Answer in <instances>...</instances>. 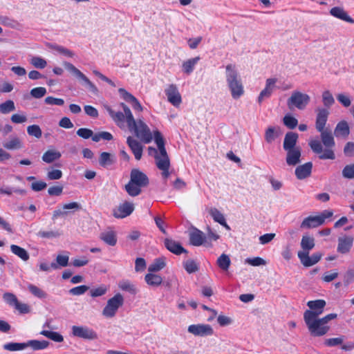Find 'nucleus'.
Wrapping results in <instances>:
<instances>
[{"instance_id": "nucleus-56", "label": "nucleus", "mask_w": 354, "mask_h": 354, "mask_svg": "<svg viewBox=\"0 0 354 354\" xmlns=\"http://www.w3.org/2000/svg\"><path fill=\"white\" fill-rule=\"evenodd\" d=\"M30 63L37 68H44L46 65V61L40 57H33L31 59Z\"/></svg>"}, {"instance_id": "nucleus-36", "label": "nucleus", "mask_w": 354, "mask_h": 354, "mask_svg": "<svg viewBox=\"0 0 354 354\" xmlns=\"http://www.w3.org/2000/svg\"><path fill=\"white\" fill-rule=\"evenodd\" d=\"M10 250L14 254L24 261H28L30 258L28 252L24 248H21L17 245H11Z\"/></svg>"}, {"instance_id": "nucleus-55", "label": "nucleus", "mask_w": 354, "mask_h": 354, "mask_svg": "<svg viewBox=\"0 0 354 354\" xmlns=\"http://www.w3.org/2000/svg\"><path fill=\"white\" fill-rule=\"evenodd\" d=\"M342 176L345 178H354V164L346 165L342 170Z\"/></svg>"}, {"instance_id": "nucleus-58", "label": "nucleus", "mask_w": 354, "mask_h": 354, "mask_svg": "<svg viewBox=\"0 0 354 354\" xmlns=\"http://www.w3.org/2000/svg\"><path fill=\"white\" fill-rule=\"evenodd\" d=\"M245 262L252 266H260L266 264V261L261 257H257L254 258H248L245 259Z\"/></svg>"}, {"instance_id": "nucleus-7", "label": "nucleus", "mask_w": 354, "mask_h": 354, "mask_svg": "<svg viewBox=\"0 0 354 354\" xmlns=\"http://www.w3.org/2000/svg\"><path fill=\"white\" fill-rule=\"evenodd\" d=\"M310 101V97L299 91H294L287 100V106L289 109H297L304 110Z\"/></svg>"}, {"instance_id": "nucleus-49", "label": "nucleus", "mask_w": 354, "mask_h": 354, "mask_svg": "<svg viewBox=\"0 0 354 354\" xmlns=\"http://www.w3.org/2000/svg\"><path fill=\"white\" fill-rule=\"evenodd\" d=\"M322 102L324 106L326 107V109L328 111V109H329L335 103L334 97H333V95L329 91H325L323 92Z\"/></svg>"}, {"instance_id": "nucleus-24", "label": "nucleus", "mask_w": 354, "mask_h": 354, "mask_svg": "<svg viewBox=\"0 0 354 354\" xmlns=\"http://www.w3.org/2000/svg\"><path fill=\"white\" fill-rule=\"evenodd\" d=\"M281 130L279 126H270L265 131V141L268 144H272L281 135Z\"/></svg>"}, {"instance_id": "nucleus-41", "label": "nucleus", "mask_w": 354, "mask_h": 354, "mask_svg": "<svg viewBox=\"0 0 354 354\" xmlns=\"http://www.w3.org/2000/svg\"><path fill=\"white\" fill-rule=\"evenodd\" d=\"M3 348L8 351H19L27 348L26 342H8L4 344Z\"/></svg>"}, {"instance_id": "nucleus-62", "label": "nucleus", "mask_w": 354, "mask_h": 354, "mask_svg": "<svg viewBox=\"0 0 354 354\" xmlns=\"http://www.w3.org/2000/svg\"><path fill=\"white\" fill-rule=\"evenodd\" d=\"M342 337H333L325 339L324 344L327 346L333 347L340 345L342 344Z\"/></svg>"}, {"instance_id": "nucleus-22", "label": "nucleus", "mask_w": 354, "mask_h": 354, "mask_svg": "<svg viewBox=\"0 0 354 354\" xmlns=\"http://www.w3.org/2000/svg\"><path fill=\"white\" fill-rule=\"evenodd\" d=\"M313 163L311 162H306L296 167L295 174L297 179L304 180L311 175Z\"/></svg>"}, {"instance_id": "nucleus-5", "label": "nucleus", "mask_w": 354, "mask_h": 354, "mask_svg": "<svg viewBox=\"0 0 354 354\" xmlns=\"http://www.w3.org/2000/svg\"><path fill=\"white\" fill-rule=\"evenodd\" d=\"M127 127L131 131H133L137 138L145 143H149L153 140V136L150 129L147 124L141 119L136 120L133 118V123L127 122Z\"/></svg>"}, {"instance_id": "nucleus-60", "label": "nucleus", "mask_w": 354, "mask_h": 354, "mask_svg": "<svg viewBox=\"0 0 354 354\" xmlns=\"http://www.w3.org/2000/svg\"><path fill=\"white\" fill-rule=\"evenodd\" d=\"M147 267L145 259L138 257L135 261V270L136 272H142Z\"/></svg>"}, {"instance_id": "nucleus-20", "label": "nucleus", "mask_w": 354, "mask_h": 354, "mask_svg": "<svg viewBox=\"0 0 354 354\" xmlns=\"http://www.w3.org/2000/svg\"><path fill=\"white\" fill-rule=\"evenodd\" d=\"M298 138L299 136L297 133L292 131L287 132L283 143L284 151L299 148L300 147L297 145Z\"/></svg>"}, {"instance_id": "nucleus-57", "label": "nucleus", "mask_w": 354, "mask_h": 354, "mask_svg": "<svg viewBox=\"0 0 354 354\" xmlns=\"http://www.w3.org/2000/svg\"><path fill=\"white\" fill-rule=\"evenodd\" d=\"M88 289V286L86 285H81L71 288L69 290V293L72 295H82L84 294Z\"/></svg>"}, {"instance_id": "nucleus-13", "label": "nucleus", "mask_w": 354, "mask_h": 354, "mask_svg": "<svg viewBox=\"0 0 354 354\" xmlns=\"http://www.w3.org/2000/svg\"><path fill=\"white\" fill-rule=\"evenodd\" d=\"M134 210V205L132 203L124 201L118 207L113 209V216L117 218H124L132 214Z\"/></svg>"}, {"instance_id": "nucleus-48", "label": "nucleus", "mask_w": 354, "mask_h": 354, "mask_svg": "<svg viewBox=\"0 0 354 354\" xmlns=\"http://www.w3.org/2000/svg\"><path fill=\"white\" fill-rule=\"evenodd\" d=\"M50 48L52 49L56 50L59 54H61L65 57H73L75 55V53L72 50H71L62 46H59V45H57V44H52L50 46Z\"/></svg>"}, {"instance_id": "nucleus-27", "label": "nucleus", "mask_w": 354, "mask_h": 354, "mask_svg": "<svg viewBox=\"0 0 354 354\" xmlns=\"http://www.w3.org/2000/svg\"><path fill=\"white\" fill-rule=\"evenodd\" d=\"M105 109L116 125L120 128H122L124 126V121L126 120L124 112H115L109 106H105Z\"/></svg>"}, {"instance_id": "nucleus-12", "label": "nucleus", "mask_w": 354, "mask_h": 354, "mask_svg": "<svg viewBox=\"0 0 354 354\" xmlns=\"http://www.w3.org/2000/svg\"><path fill=\"white\" fill-rule=\"evenodd\" d=\"M187 331L200 337L211 336L214 334V330L209 324H192L188 326Z\"/></svg>"}, {"instance_id": "nucleus-11", "label": "nucleus", "mask_w": 354, "mask_h": 354, "mask_svg": "<svg viewBox=\"0 0 354 354\" xmlns=\"http://www.w3.org/2000/svg\"><path fill=\"white\" fill-rule=\"evenodd\" d=\"M153 138L156 144L157 145L158 149L160 151V153H158L154 155V158L156 160V165L159 162H162V161H166L170 163L169 158L167 155L165 147V140L161 134V133L156 130L153 131Z\"/></svg>"}, {"instance_id": "nucleus-54", "label": "nucleus", "mask_w": 354, "mask_h": 354, "mask_svg": "<svg viewBox=\"0 0 354 354\" xmlns=\"http://www.w3.org/2000/svg\"><path fill=\"white\" fill-rule=\"evenodd\" d=\"M46 93V89L44 87H36L31 89L30 94V95L36 99H39L44 97Z\"/></svg>"}, {"instance_id": "nucleus-19", "label": "nucleus", "mask_w": 354, "mask_h": 354, "mask_svg": "<svg viewBox=\"0 0 354 354\" xmlns=\"http://www.w3.org/2000/svg\"><path fill=\"white\" fill-rule=\"evenodd\" d=\"M329 13L331 16L343 21L354 24V19L349 16L343 7L335 6L329 10Z\"/></svg>"}, {"instance_id": "nucleus-33", "label": "nucleus", "mask_w": 354, "mask_h": 354, "mask_svg": "<svg viewBox=\"0 0 354 354\" xmlns=\"http://www.w3.org/2000/svg\"><path fill=\"white\" fill-rule=\"evenodd\" d=\"M199 60L200 57H196L184 62L182 65L183 71L187 75L191 74Z\"/></svg>"}, {"instance_id": "nucleus-6", "label": "nucleus", "mask_w": 354, "mask_h": 354, "mask_svg": "<svg viewBox=\"0 0 354 354\" xmlns=\"http://www.w3.org/2000/svg\"><path fill=\"white\" fill-rule=\"evenodd\" d=\"M326 305V302L324 299H316L308 301L307 306L310 309L306 310L304 313V320L306 325L308 324L311 321L322 314Z\"/></svg>"}, {"instance_id": "nucleus-51", "label": "nucleus", "mask_w": 354, "mask_h": 354, "mask_svg": "<svg viewBox=\"0 0 354 354\" xmlns=\"http://www.w3.org/2000/svg\"><path fill=\"white\" fill-rule=\"evenodd\" d=\"M283 124L290 129H294L298 124V120L290 115H286L283 118Z\"/></svg>"}, {"instance_id": "nucleus-43", "label": "nucleus", "mask_w": 354, "mask_h": 354, "mask_svg": "<svg viewBox=\"0 0 354 354\" xmlns=\"http://www.w3.org/2000/svg\"><path fill=\"white\" fill-rule=\"evenodd\" d=\"M40 334L55 342H62L64 341L63 336L57 332L43 330L40 332Z\"/></svg>"}, {"instance_id": "nucleus-15", "label": "nucleus", "mask_w": 354, "mask_h": 354, "mask_svg": "<svg viewBox=\"0 0 354 354\" xmlns=\"http://www.w3.org/2000/svg\"><path fill=\"white\" fill-rule=\"evenodd\" d=\"M297 255L301 263L305 267H310L316 264L320 261L322 257V254L320 252L313 253L311 257H309L308 252H298Z\"/></svg>"}, {"instance_id": "nucleus-63", "label": "nucleus", "mask_w": 354, "mask_h": 354, "mask_svg": "<svg viewBox=\"0 0 354 354\" xmlns=\"http://www.w3.org/2000/svg\"><path fill=\"white\" fill-rule=\"evenodd\" d=\"M344 153L347 157L354 156V142H348L344 148Z\"/></svg>"}, {"instance_id": "nucleus-61", "label": "nucleus", "mask_w": 354, "mask_h": 354, "mask_svg": "<svg viewBox=\"0 0 354 354\" xmlns=\"http://www.w3.org/2000/svg\"><path fill=\"white\" fill-rule=\"evenodd\" d=\"M44 102L46 104L49 105L62 106L64 104V101L63 99L56 98L52 96H48L46 97Z\"/></svg>"}, {"instance_id": "nucleus-9", "label": "nucleus", "mask_w": 354, "mask_h": 354, "mask_svg": "<svg viewBox=\"0 0 354 354\" xmlns=\"http://www.w3.org/2000/svg\"><path fill=\"white\" fill-rule=\"evenodd\" d=\"M71 335L86 340H95L98 338L97 333L86 325L73 326Z\"/></svg>"}, {"instance_id": "nucleus-23", "label": "nucleus", "mask_w": 354, "mask_h": 354, "mask_svg": "<svg viewBox=\"0 0 354 354\" xmlns=\"http://www.w3.org/2000/svg\"><path fill=\"white\" fill-rule=\"evenodd\" d=\"M276 82L277 80L274 78L267 79L266 87L261 91L258 97V102L259 104H261L265 98H269L271 96L274 91Z\"/></svg>"}, {"instance_id": "nucleus-35", "label": "nucleus", "mask_w": 354, "mask_h": 354, "mask_svg": "<svg viewBox=\"0 0 354 354\" xmlns=\"http://www.w3.org/2000/svg\"><path fill=\"white\" fill-rule=\"evenodd\" d=\"M100 239L106 244L114 246L117 243L116 234L113 231L104 232L100 234Z\"/></svg>"}, {"instance_id": "nucleus-14", "label": "nucleus", "mask_w": 354, "mask_h": 354, "mask_svg": "<svg viewBox=\"0 0 354 354\" xmlns=\"http://www.w3.org/2000/svg\"><path fill=\"white\" fill-rule=\"evenodd\" d=\"M167 100L174 106L178 107L182 102L181 95L176 85L169 84L165 90Z\"/></svg>"}, {"instance_id": "nucleus-17", "label": "nucleus", "mask_w": 354, "mask_h": 354, "mask_svg": "<svg viewBox=\"0 0 354 354\" xmlns=\"http://www.w3.org/2000/svg\"><path fill=\"white\" fill-rule=\"evenodd\" d=\"M118 92L122 98L127 102L131 104L133 109L136 111H142L143 108L141 104L139 102L138 99L134 97L131 93L128 92L126 89L120 88L118 89Z\"/></svg>"}, {"instance_id": "nucleus-37", "label": "nucleus", "mask_w": 354, "mask_h": 354, "mask_svg": "<svg viewBox=\"0 0 354 354\" xmlns=\"http://www.w3.org/2000/svg\"><path fill=\"white\" fill-rule=\"evenodd\" d=\"M166 266L165 259L163 257L155 259L148 268L150 272H156Z\"/></svg>"}, {"instance_id": "nucleus-47", "label": "nucleus", "mask_w": 354, "mask_h": 354, "mask_svg": "<svg viewBox=\"0 0 354 354\" xmlns=\"http://www.w3.org/2000/svg\"><path fill=\"white\" fill-rule=\"evenodd\" d=\"M118 286L121 290L127 291L131 295H136L137 293L136 286L129 281H122L119 283Z\"/></svg>"}, {"instance_id": "nucleus-64", "label": "nucleus", "mask_w": 354, "mask_h": 354, "mask_svg": "<svg viewBox=\"0 0 354 354\" xmlns=\"http://www.w3.org/2000/svg\"><path fill=\"white\" fill-rule=\"evenodd\" d=\"M354 281V270L349 269L344 276V282L345 285H349Z\"/></svg>"}, {"instance_id": "nucleus-31", "label": "nucleus", "mask_w": 354, "mask_h": 354, "mask_svg": "<svg viewBox=\"0 0 354 354\" xmlns=\"http://www.w3.org/2000/svg\"><path fill=\"white\" fill-rule=\"evenodd\" d=\"M334 133L336 137H348V136L350 134V129L347 122L343 120L338 122L335 129Z\"/></svg>"}, {"instance_id": "nucleus-39", "label": "nucleus", "mask_w": 354, "mask_h": 354, "mask_svg": "<svg viewBox=\"0 0 354 354\" xmlns=\"http://www.w3.org/2000/svg\"><path fill=\"white\" fill-rule=\"evenodd\" d=\"M61 153L55 150H48L42 156L41 159L46 163H51L59 159Z\"/></svg>"}, {"instance_id": "nucleus-25", "label": "nucleus", "mask_w": 354, "mask_h": 354, "mask_svg": "<svg viewBox=\"0 0 354 354\" xmlns=\"http://www.w3.org/2000/svg\"><path fill=\"white\" fill-rule=\"evenodd\" d=\"M127 143L131 151L134 154L135 158L138 160H140L142 155L143 147L142 145L136 139L131 136H129L127 139Z\"/></svg>"}, {"instance_id": "nucleus-4", "label": "nucleus", "mask_w": 354, "mask_h": 354, "mask_svg": "<svg viewBox=\"0 0 354 354\" xmlns=\"http://www.w3.org/2000/svg\"><path fill=\"white\" fill-rule=\"evenodd\" d=\"M337 317L336 313L328 314L322 318L317 317L306 325L309 333L313 337H321L326 335L330 330L328 323Z\"/></svg>"}, {"instance_id": "nucleus-18", "label": "nucleus", "mask_w": 354, "mask_h": 354, "mask_svg": "<svg viewBox=\"0 0 354 354\" xmlns=\"http://www.w3.org/2000/svg\"><path fill=\"white\" fill-rule=\"evenodd\" d=\"M354 238L351 236H344L338 238L337 250L339 253H348L353 246Z\"/></svg>"}, {"instance_id": "nucleus-52", "label": "nucleus", "mask_w": 354, "mask_h": 354, "mask_svg": "<svg viewBox=\"0 0 354 354\" xmlns=\"http://www.w3.org/2000/svg\"><path fill=\"white\" fill-rule=\"evenodd\" d=\"M27 132L29 136H34L36 138H40L42 136L41 130L39 125L32 124L27 127Z\"/></svg>"}, {"instance_id": "nucleus-21", "label": "nucleus", "mask_w": 354, "mask_h": 354, "mask_svg": "<svg viewBox=\"0 0 354 354\" xmlns=\"http://www.w3.org/2000/svg\"><path fill=\"white\" fill-rule=\"evenodd\" d=\"M286 162L288 166H295L301 161V147L286 150Z\"/></svg>"}, {"instance_id": "nucleus-26", "label": "nucleus", "mask_w": 354, "mask_h": 354, "mask_svg": "<svg viewBox=\"0 0 354 354\" xmlns=\"http://www.w3.org/2000/svg\"><path fill=\"white\" fill-rule=\"evenodd\" d=\"M189 241L192 245L200 246L205 243L206 236L202 231L194 228L189 234Z\"/></svg>"}, {"instance_id": "nucleus-50", "label": "nucleus", "mask_w": 354, "mask_h": 354, "mask_svg": "<svg viewBox=\"0 0 354 354\" xmlns=\"http://www.w3.org/2000/svg\"><path fill=\"white\" fill-rule=\"evenodd\" d=\"M156 167L162 171V178L166 180L167 178L169 176L170 172L169 171L170 167V163L166 161H162V162H159L156 165Z\"/></svg>"}, {"instance_id": "nucleus-29", "label": "nucleus", "mask_w": 354, "mask_h": 354, "mask_svg": "<svg viewBox=\"0 0 354 354\" xmlns=\"http://www.w3.org/2000/svg\"><path fill=\"white\" fill-rule=\"evenodd\" d=\"M3 147L8 150H18L23 147V143L19 138L12 136L8 140L4 141Z\"/></svg>"}, {"instance_id": "nucleus-30", "label": "nucleus", "mask_w": 354, "mask_h": 354, "mask_svg": "<svg viewBox=\"0 0 354 354\" xmlns=\"http://www.w3.org/2000/svg\"><path fill=\"white\" fill-rule=\"evenodd\" d=\"M315 245V239L313 237L307 235H304L301 241V247L303 250L299 251L298 252L309 253L310 250L314 248Z\"/></svg>"}, {"instance_id": "nucleus-38", "label": "nucleus", "mask_w": 354, "mask_h": 354, "mask_svg": "<svg viewBox=\"0 0 354 354\" xmlns=\"http://www.w3.org/2000/svg\"><path fill=\"white\" fill-rule=\"evenodd\" d=\"M26 345L27 348L31 347L34 351H39L46 348L49 345V342L46 340L39 341L37 339H32L26 342Z\"/></svg>"}, {"instance_id": "nucleus-46", "label": "nucleus", "mask_w": 354, "mask_h": 354, "mask_svg": "<svg viewBox=\"0 0 354 354\" xmlns=\"http://www.w3.org/2000/svg\"><path fill=\"white\" fill-rule=\"evenodd\" d=\"M15 103L11 100H8L0 104V113L2 114H7L11 111H15Z\"/></svg>"}, {"instance_id": "nucleus-1", "label": "nucleus", "mask_w": 354, "mask_h": 354, "mask_svg": "<svg viewBox=\"0 0 354 354\" xmlns=\"http://www.w3.org/2000/svg\"><path fill=\"white\" fill-rule=\"evenodd\" d=\"M316 113L315 128L320 133L322 141L312 140L308 145L311 150L319 155V159L334 160L335 154L332 148L335 145V140L331 131L325 129L330 112L326 109L318 107Z\"/></svg>"}, {"instance_id": "nucleus-45", "label": "nucleus", "mask_w": 354, "mask_h": 354, "mask_svg": "<svg viewBox=\"0 0 354 354\" xmlns=\"http://www.w3.org/2000/svg\"><path fill=\"white\" fill-rule=\"evenodd\" d=\"M183 267L189 274L194 273L199 270V266L193 259H188L183 263Z\"/></svg>"}, {"instance_id": "nucleus-40", "label": "nucleus", "mask_w": 354, "mask_h": 354, "mask_svg": "<svg viewBox=\"0 0 354 354\" xmlns=\"http://www.w3.org/2000/svg\"><path fill=\"white\" fill-rule=\"evenodd\" d=\"M216 264L223 271H227L231 264V260L227 254L223 253L217 259Z\"/></svg>"}, {"instance_id": "nucleus-53", "label": "nucleus", "mask_w": 354, "mask_h": 354, "mask_svg": "<svg viewBox=\"0 0 354 354\" xmlns=\"http://www.w3.org/2000/svg\"><path fill=\"white\" fill-rule=\"evenodd\" d=\"M108 288L105 285H102L97 288L90 290V295L92 297H101L106 293Z\"/></svg>"}, {"instance_id": "nucleus-8", "label": "nucleus", "mask_w": 354, "mask_h": 354, "mask_svg": "<svg viewBox=\"0 0 354 354\" xmlns=\"http://www.w3.org/2000/svg\"><path fill=\"white\" fill-rule=\"evenodd\" d=\"M124 304V297L120 293L110 298L102 310V315L108 318L113 317L120 307Z\"/></svg>"}, {"instance_id": "nucleus-44", "label": "nucleus", "mask_w": 354, "mask_h": 354, "mask_svg": "<svg viewBox=\"0 0 354 354\" xmlns=\"http://www.w3.org/2000/svg\"><path fill=\"white\" fill-rule=\"evenodd\" d=\"M28 289L32 295L37 298L45 299L47 297V293L35 285L29 284Z\"/></svg>"}, {"instance_id": "nucleus-28", "label": "nucleus", "mask_w": 354, "mask_h": 354, "mask_svg": "<svg viewBox=\"0 0 354 354\" xmlns=\"http://www.w3.org/2000/svg\"><path fill=\"white\" fill-rule=\"evenodd\" d=\"M322 225V220L318 216H309L305 218L301 223L302 229H310L319 227Z\"/></svg>"}, {"instance_id": "nucleus-16", "label": "nucleus", "mask_w": 354, "mask_h": 354, "mask_svg": "<svg viewBox=\"0 0 354 354\" xmlns=\"http://www.w3.org/2000/svg\"><path fill=\"white\" fill-rule=\"evenodd\" d=\"M164 245L167 250L176 255H180L183 253H187V250H185L178 241H176L171 238L165 239Z\"/></svg>"}, {"instance_id": "nucleus-59", "label": "nucleus", "mask_w": 354, "mask_h": 354, "mask_svg": "<svg viewBox=\"0 0 354 354\" xmlns=\"http://www.w3.org/2000/svg\"><path fill=\"white\" fill-rule=\"evenodd\" d=\"M3 299L7 304L14 306L18 301L17 297L14 294L10 292L4 293L3 295Z\"/></svg>"}, {"instance_id": "nucleus-42", "label": "nucleus", "mask_w": 354, "mask_h": 354, "mask_svg": "<svg viewBox=\"0 0 354 354\" xmlns=\"http://www.w3.org/2000/svg\"><path fill=\"white\" fill-rule=\"evenodd\" d=\"M115 158L108 152H102L100 154L99 163L103 167H107L115 162Z\"/></svg>"}, {"instance_id": "nucleus-34", "label": "nucleus", "mask_w": 354, "mask_h": 354, "mask_svg": "<svg viewBox=\"0 0 354 354\" xmlns=\"http://www.w3.org/2000/svg\"><path fill=\"white\" fill-rule=\"evenodd\" d=\"M145 280L149 286L153 287L159 286L162 282V277L153 273L147 274Z\"/></svg>"}, {"instance_id": "nucleus-2", "label": "nucleus", "mask_w": 354, "mask_h": 354, "mask_svg": "<svg viewBox=\"0 0 354 354\" xmlns=\"http://www.w3.org/2000/svg\"><path fill=\"white\" fill-rule=\"evenodd\" d=\"M225 77L232 98L239 99L243 95L244 88L241 78L234 64H230L225 66Z\"/></svg>"}, {"instance_id": "nucleus-10", "label": "nucleus", "mask_w": 354, "mask_h": 354, "mask_svg": "<svg viewBox=\"0 0 354 354\" xmlns=\"http://www.w3.org/2000/svg\"><path fill=\"white\" fill-rule=\"evenodd\" d=\"M64 66L66 70L73 73L80 81H82L85 86L91 91L93 93L96 94L98 92V89L96 86L90 81V80L78 68H77L73 64L70 62H64Z\"/></svg>"}, {"instance_id": "nucleus-32", "label": "nucleus", "mask_w": 354, "mask_h": 354, "mask_svg": "<svg viewBox=\"0 0 354 354\" xmlns=\"http://www.w3.org/2000/svg\"><path fill=\"white\" fill-rule=\"evenodd\" d=\"M209 214L213 218L214 221L218 223L227 229H230V227L227 224L223 214L218 209L215 207L211 208L209 210Z\"/></svg>"}, {"instance_id": "nucleus-3", "label": "nucleus", "mask_w": 354, "mask_h": 354, "mask_svg": "<svg viewBox=\"0 0 354 354\" xmlns=\"http://www.w3.org/2000/svg\"><path fill=\"white\" fill-rule=\"evenodd\" d=\"M149 183L147 176L138 169H133L130 174V180L125 185V190L131 196H137L141 193V188Z\"/></svg>"}]
</instances>
